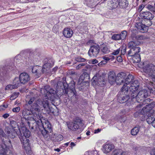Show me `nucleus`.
I'll return each instance as SVG.
<instances>
[{
    "instance_id": "27",
    "label": "nucleus",
    "mask_w": 155,
    "mask_h": 155,
    "mask_svg": "<svg viewBox=\"0 0 155 155\" xmlns=\"http://www.w3.org/2000/svg\"><path fill=\"white\" fill-rule=\"evenodd\" d=\"M108 4L111 9L115 8L119 5V2L118 0H110Z\"/></svg>"
},
{
    "instance_id": "28",
    "label": "nucleus",
    "mask_w": 155,
    "mask_h": 155,
    "mask_svg": "<svg viewBox=\"0 0 155 155\" xmlns=\"http://www.w3.org/2000/svg\"><path fill=\"white\" fill-rule=\"evenodd\" d=\"M139 42L137 41H131L128 44V46L130 48H139L137 47L139 44Z\"/></svg>"
},
{
    "instance_id": "17",
    "label": "nucleus",
    "mask_w": 155,
    "mask_h": 155,
    "mask_svg": "<svg viewBox=\"0 0 155 155\" xmlns=\"http://www.w3.org/2000/svg\"><path fill=\"white\" fill-rule=\"evenodd\" d=\"M5 131L6 132L8 137L11 138H14L17 135L18 136V133H17L14 129H9L7 128L6 129Z\"/></svg>"
},
{
    "instance_id": "20",
    "label": "nucleus",
    "mask_w": 155,
    "mask_h": 155,
    "mask_svg": "<svg viewBox=\"0 0 155 155\" xmlns=\"http://www.w3.org/2000/svg\"><path fill=\"white\" fill-rule=\"evenodd\" d=\"M140 48H130V49L128 51L127 54V56L128 57H133L137 53H138L140 51Z\"/></svg>"
},
{
    "instance_id": "62",
    "label": "nucleus",
    "mask_w": 155,
    "mask_h": 155,
    "mask_svg": "<svg viewBox=\"0 0 155 155\" xmlns=\"http://www.w3.org/2000/svg\"><path fill=\"white\" fill-rule=\"evenodd\" d=\"M150 154L151 155H155V149L152 150Z\"/></svg>"
},
{
    "instance_id": "10",
    "label": "nucleus",
    "mask_w": 155,
    "mask_h": 155,
    "mask_svg": "<svg viewBox=\"0 0 155 155\" xmlns=\"http://www.w3.org/2000/svg\"><path fill=\"white\" fill-rule=\"evenodd\" d=\"M100 48L98 45L95 44L91 45L88 52V54L90 57H96L99 54Z\"/></svg>"
},
{
    "instance_id": "30",
    "label": "nucleus",
    "mask_w": 155,
    "mask_h": 155,
    "mask_svg": "<svg viewBox=\"0 0 155 155\" xmlns=\"http://www.w3.org/2000/svg\"><path fill=\"white\" fill-rule=\"evenodd\" d=\"M132 61L134 63H138L141 61V58L140 54H136L132 57Z\"/></svg>"
},
{
    "instance_id": "48",
    "label": "nucleus",
    "mask_w": 155,
    "mask_h": 155,
    "mask_svg": "<svg viewBox=\"0 0 155 155\" xmlns=\"http://www.w3.org/2000/svg\"><path fill=\"white\" fill-rule=\"evenodd\" d=\"M37 66H35L32 68V72L33 73H37L38 69Z\"/></svg>"
},
{
    "instance_id": "41",
    "label": "nucleus",
    "mask_w": 155,
    "mask_h": 155,
    "mask_svg": "<svg viewBox=\"0 0 155 155\" xmlns=\"http://www.w3.org/2000/svg\"><path fill=\"white\" fill-rule=\"evenodd\" d=\"M147 8L150 11H154L155 12V3L154 4V6L148 5L147 6Z\"/></svg>"
},
{
    "instance_id": "40",
    "label": "nucleus",
    "mask_w": 155,
    "mask_h": 155,
    "mask_svg": "<svg viewBox=\"0 0 155 155\" xmlns=\"http://www.w3.org/2000/svg\"><path fill=\"white\" fill-rule=\"evenodd\" d=\"M121 40H124L126 38L127 35V32L125 30L123 31L120 35Z\"/></svg>"
},
{
    "instance_id": "39",
    "label": "nucleus",
    "mask_w": 155,
    "mask_h": 155,
    "mask_svg": "<svg viewBox=\"0 0 155 155\" xmlns=\"http://www.w3.org/2000/svg\"><path fill=\"white\" fill-rule=\"evenodd\" d=\"M117 76V79H119L118 78H120V79L122 78L124 79L126 74L125 73L121 72L118 74Z\"/></svg>"
},
{
    "instance_id": "12",
    "label": "nucleus",
    "mask_w": 155,
    "mask_h": 155,
    "mask_svg": "<svg viewBox=\"0 0 155 155\" xmlns=\"http://www.w3.org/2000/svg\"><path fill=\"white\" fill-rule=\"evenodd\" d=\"M140 15L141 17L145 19H146L149 23L147 24V26H150L152 25V21H151L154 18V16L149 12H143L140 13Z\"/></svg>"
},
{
    "instance_id": "57",
    "label": "nucleus",
    "mask_w": 155,
    "mask_h": 155,
    "mask_svg": "<svg viewBox=\"0 0 155 155\" xmlns=\"http://www.w3.org/2000/svg\"><path fill=\"white\" fill-rule=\"evenodd\" d=\"M8 106L7 104H3L0 107V109H3L2 108V107H4L5 108H6Z\"/></svg>"
},
{
    "instance_id": "6",
    "label": "nucleus",
    "mask_w": 155,
    "mask_h": 155,
    "mask_svg": "<svg viewBox=\"0 0 155 155\" xmlns=\"http://www.w3.org/2000/svg\"><path fill=\"white\" fill-rule=\"evenodd\" d=\"M129 86L124 85L120 89L119 94L118 96L117 100L120 103H124L129 101L130 100L132 101L130 98V94L129 95L127 94Z\"/></svg>"
},
{
    "instance_id": "61",
    "label": "nucleus",
    "mask_w": 155,
    "mask_h": 155,
    "mask_svg": "<svg viewBox=\"0 0 155 155\" xmlns=\"http://www.w3.org/2000/svg\"><path fill=\"white\" fill-rule=\"evenodd\" d=\"M103 59L107 61H109L110 60V58L106 57H104L103 58Z\"/></svg>"
},
{
    "instance_id": "21",
    "label": "nucleus",
    "mask_w": 155,
    "mask_h": 155,
    "mask_svg": "<svg viewBox=\"0 0 155 155\" xmlns=\"http://www.w3.org/2000/svg\"><path fill=\"white\" fill-rule=\"evenodd\" d=\"M135 27L141 32L144 33L148 30V27L140 23H137L135 24Z\"/></svg>"
},
{
    "instance_id": "7",
    "label": "nucleus",
    "mask_w": 155,
    "mask_h": 155,
    "mask_svg": "<svg viewBox=\"0 0 155 155\" xmlns=\"http://www.w3.org/2000/svg\"><path fill=\"white\" fill-rule=\"evenodd\" d=\"M82 120L78 117H76L72 121L67 123V126L69 129L73 131H76L79 127V125L82 123Z\"/></svg>"
},
{
    "instance_id": "46",
    "label": "nucleus",
    "mask_w": 155,
    "mask_h": 155,
    "mask_svg": "<svg viewBox=\"0 0 155 155\" xmlns=\"http://www.w3.org/2000/svg\"><path fill=\"white\" fill-rule=\"evenodd\" d=\"M20 110V108L19 107H18L15 108H14L12 109L13 112L15 113L19 112Z\"/></svg>"
},
{
    "instance_id": "22",
    "label": "nucleus",
    "mask_w": 155,
    "mask_h": 155,
    "mask_svg": "<svg viewBox=\"0 0 155 155\" xmlns=\"http://www.w3.org/2000/svg\"><path fill=\"white\" fill-rule=\"evenodd\" d=\"M146 87L149 91L148 92L152 94H153L155 97V88L153 86V83L151 82H148L146 83Z\"/></svg>"
},
{
    "instance_id": "43",
    "label": "nucleus",
    "mask_w": 155,
    "mask_h": 155,
    "mask_svg": "<svg viewBox=\"0 0 155 155\" xmlns=\"http://www.w3.org/2000/svg\"><path fill=\"white\" fill-rule=\"evenodd\" d=\"M19 94L18 92H14L13 93L10 97V99L11 100H13L16 98Z\"/></svg>"
},
{
    "instance_id": "2",
    "label": "nucleus",
    "mask_w": 155,
    "mask_h": 155,
    "mask_svg": "<svg viewBox=\"0 0 155 155\" xmlns=\"http://www.w3.org/2000/svg\"><path fill=\"white\" fill-rule=\"evenodd\" d=\"M147 103L145 106L141 109L142 105L139 104L137 105L135 108L136 110L139 114H140L148 117L147 119V121L149 124L153 123L155 118V112L153 110L155 106V102L152 99L147 98L145 100Z\"/></svg>"
},
{
    "instance_id": "60",
    "label": "nucleus",
    "mask_w": 155,
    "mask_h": 155,
    "mask_svg": "<svg viewBox=\"0 0 155 155\" xmlns=\"http://www.w3.org/2000/svg\"><path fill=\"white\" fill-rule=\"evenodd\" d=\"M120 155H127V152L121 151Z\"/></svg>"
},
{
    "instance_id": "13",
    "label": "nucleus",
    "mask_w": 155,
    "mask_h": 155,
    "mask_svg": "<svg viewBox=\"0 0 155 155\" xmlns=\"http://www.w3.org/2000/svg\"><path fill=\"white\" fill-rule=\"evenodd\" d=\"M15 68L14 65L12 63L11 65L3 66L2 68H0V78L5 77L6 75L7 71L12 70L14 69Z\"/></svg>"
},
{
    "instance_id": "24",
    "label": "nucleus",
    "mask_w": 155,
    "mask_h": 155,
    "mask_svg": "<svg viewBox=\"0 0 155 155\" xmlns=\"http://www.w3.org/2000/svg\"><path fill=\"white\" fill-rule=\"evenodd\" d=\"M73 32L72 30L69 28H66L64 29L63 35L64 36L67 38H70L72 36Z\"/></svg>"
},
{
    "instance_id": "25",
    "label": "nucleus",
    "mask_w": 155,
    "mask_h": 155,
    "mask_svg": "<svg viewBox=\"0 0 155 155\" xmlns=\"http://www.w3.org/2000/svg\"><path fill=\"white\" fill-rule=\"evenodd\" d=\"M100 50L103 54H108L110 51L109 47L107 45L104 44L101 45Z\"/></svg>"
},
{
    "instance_id": "56",
    "label": "nucleus",
    "mask_w": 155,
    "mask_h": 155,
    "mask_svg": "<svg viewBox=\"0 0 155 155\" xmlns=\"http://www.w3.org/2000/svg\"><path fill=\"white\" fill-rule=\"evenodd\" d=\"M144 7V5H140L139 6V10H140V11H141L143 9Z\"/></svg>"
},
{
    "instance_id": "16",
    "label": "nucleus",
    "mask_w": 155,
    "mask_h": 155,
    "mask_svg": "<svg viewBox=\"0 0 155 155\" xmlns=\"http://www.w3.org/2000/svg\"><path fill=\"white\" fill-rule=\"evenodd\" d=\"M92 80L95 84L98 85H101L104 84V79L101 76H94L92 78Z\"/></svg>"
},
{
    "instance_id": "38",
    "label": "nucleus",
    "mask_w": 155,
    "mask_h": 155,
    "mask_svg": "<svg viewBox=\"0 0 155 155\" xmlns=\"http://www.w3.org/2000/svg\"><path fill=\"white\" fill-rule=\"evenodd\" d=\"M16 87L13 84H9L5 87V90H11L16 88Z\"/></svg>"
},
{
    "instance_id": "19",
    "label": "nucleus",
    "mask_w": 155,
    "mask_h": 155,
    "mask_svg": "<svg viewBox=\"0 0 155 155\" xmlns=\"http://www.w3.org/2000/svg\"><path fill=\"white\" fill-rule=\"evenodd\" d=\"M108 80L111 84H113L115 83L116 76L114 71H110L108 73Z\"/></svg>"
},
{
    "instance_id": "45",
    "label": "nucleus",
    "mask_w": 155,
    "mask_h": 155,
    "mask_svg": "<svg viewBox=\"0 0 155 155\" xmlns=\"http://www.w3.org/2000/svg\"><path fill=\"white\" fill-rule=\"evenodd\" d=\"M75 60L76 61L79 62H83L86 61L85 59L82 58L81 57H78L76 58Z\"/></svg>"
},
{
    "instance_id": "1",
    "label": "nucleus",
    "mask_w": 155,
    "mask_h": 155,
    "mask_svg": "<svg viewBox=\"0 0 155 155\" xmlns=\"http://www.w3.org/2000/svg\"><path fill=\"white\" fill-rule=\"evenodd\" d=\"M22 115L24 117L32 114V119L35 121V126H32V129H37L38 128L41 130L43 136L46 138L50 136L52 131V126L48 120L43 118L40 111V107L36 103H34L30 108V106L26 104L23 106Z\"/></svg>"
},
{
    "instance_id": "23",
    "label": "nucleus",
    "mask_w": 155,
    "mask_h": 155,
    "mask_svg": "<svg viewBox=\"0 0 155 155\" xmlns=\"http://www.w3.org/2000/svg\"><path fill=\"white\" fill-rule=\"evenodd\" d=\"M114 148L113 145L110 144H105L103 145L102 150L104 153H107Z\"/></svg>"
},
{
    "instance_id": "59",
    "label": "nucleus",
    "mask_w": 155,
    "mask_h": 155,
    "mask_svg": "<svg viewBox=\"0 0 155 155\" xmlns=\"http://www.w3.org/2000/svg\"><path fill=\"white\" fill-rule=\"evenodd\" d=\"M9 116V114H8L6 113L3 115L2 117L4 118H6Z\"/></svg>"
},
{
    "instance_id": "18",
    "label": "nucleus",
    "mask_w": 155,
    "mask_h": 155,
    "mask_svg": "<svg viewBox=\"0 0 155 155\" xmlns=\"http://www.w3.org/2000/svg\"><path fill=\"white\" fill-rule=\"evenodd\" d=\"M19 78L22 84H25L30 80V78L28 74L26 73H21Z\"/></svg>"
},
{
    "instance_id": "33",
    "label": "nucleus",
    "mask_w": 155,
    "mask_h": 155,
    "mask_svg": "<svg viewBox=\"0 0 155 155\" xmlns=\"http://www.w3.org/2000/svg\"><path fill=\"white\" fill-rule=\"evenodd\" d=\"M21 83L20 80L19 78L16 77L15 78L13 81V85L16 87V88L19 87Z\"/></svg>"
},
{
    "instance_id": "34",
    "label": "nucleus",
    "mask_w": 155,
    "mask_h": 155,
    "mask_svg": "<svg viewBox=\"0 0 155 155\" xmlns=\"http://www.w3.org/2000/svg\"><path fill=\"white\" fill-rule=\"evenodd\" d=\"M140 127H134L131 130V134L134 136L137 135L140 130Z\"/></svg>"
},
{
    "instance_id": "31",
    "label": "nucleus",
    "mask_w": 155,
    "mask_h": 155,
    "mask_svg": "<svg viewBox=\"0 0 155 155\" xmlns=\"http://www.w3.org/2000/svg\"><path fill=\"white\" fill-rule=\"evenodd\" d=\"M0 138H1L2 141V139H4V141L6 142H8V140H10L6 137V134H5L3 130L0 129Z\"/></svg>"
},
{
    "instance_id": "52",
    "label": "nucleus",
    "mask_w": 155,
    "mask_h": 155,
    "mask_svg": "<svg viewBox=\"0 0 155 155\" xmlns=\"http://www.w3.org/2000/svg\"><path fill=\"white\" fill-rule=\"evenodd\" d=\"M70 75L71 76L77 75V74L73 71H71L69 72Z\"/></svg>"
},
{
    "instance_id": "42",
    "label": "nucleus",
    "mask_w": 155,
    "mask_h": 155,
    "mask_svg": "<svg viewBox=\"0 0 155 155\" xmlns=\"http://www.w3.org/2000/svg\"><path fill=\"white\" fill-rule=\"evenodd\" d=\"M112 38L115 40H121L120 35L119 34H114L112 36Z\"/></svg>"
},
{
    "instance_id": "51",
    "label": "nucleus",
    "mask_w": 155,
    "mask_h": 155,
    "mask_svg": "<svg viewBox=\"0 0 155 155\" xmlns=\"http://www.w3.org/2000/svg\"><path fill=\"white\" fill-rule=\"evenodd\" d=\"M43 106L45 109H47L49 108V106L48 103L46 102L44 104V103H43Z\"/></svg>"
},
{
    "instance_id": "5",
    "label": "nucleus",
    "mask_w": 155,
    "mask_h": 155,
    "mask_svg": "<svg viewBox=\"0 0 155 155\" xmlns=\"http://www.w3.org/2000/svg\"><path fill=\"white\" fill-rule=\"evenodd\" d=\"M4 146L0 144V155H13V150L10 140L6 142L4 139H2Z\"/></svg>"
},
{
    "instance_id": "14",
    "label": "nucleus",
    "mask_w": 155,
    "mask_h": 155,
    "mask_svg": "<svg viewBox=\"0 0 155 155\" xmlns=\"http://www.w3.org/2000/svg\"><path fill=\"white\" fill-rule=\"evenodd\" d=\"M68 86V84L67 82L58 81L57 84L56 88L58 91H59V92L60 91L61 94L62 95L65 94V90L67 88Z\"/></svg>"
},
{
    "instance_id": "54",
    "label": "nucleus",
    "mask_w": 155,
    "mask_h": 155,
    "mask_svg": "<svg viewBox=\"0 0 155 155\" xmlns=\"http://www.w3.org/2000/svg\"><path fill=\"white\" fill-rule=\"evenodd\" d=\"M34 100L35 99L34 97H32L30 98V100L28 102V104L29 105L30 104H32L33 102L34 101Z\"/></svg>"
},
{
    "instance_id": "32",
    "label": "nucleus",
    "mask_w": 155,
    "mask_h": 155,
    "mask_svg": "<svg viewBox=\"0 0 155 155\" xmlns=\"http://www.w3.org/2000/svg\"><path fill=\"white\" fill-rule=\"evenodd\" d=\"M132 37L133 39L135 38V39L137 40H143L146 38L145 36L143 35H137L135 34L133 32L132 33Z\"/></svg>"
},
{
    "instance_id": "55",
    "label": "nucleus",
    "mask_w": 155,
    "mask_h": 155,
    "mask_svg": "<svg viewBox=\"0 0 155 155\" xmlns=\"http://www.w3.org/2000/svg\"><path fill=\"white\" fill-rule=\"evenodd\" d=\"M117 60L119 62H121L122 61V58L121 56H119L117 57Z\"/></svg>"
},
{
    "instance_id": "63",
    "label": "nucleus",
    "mask_w": 155,
    "mask_h": 155,
    "mask_svg": "<svg viewBox=\"0 0 155 155\" xmlns=\"http://www.w3.org/2000/svg\"><path fill=\"white\" fill-rule=\"evenodd\" d=\"M107 63V61L104 60L101 61L100 62V63H101V64H106Z\"/></svg>"
},
{
    "instance_id": "11",
    "label": "nucleus",
    "mask_w": 155,
    "mask_h": 155,
    "mask_svg": "<svg viewBox=\"0 0 155 155\" xmlns=\"http://www.w3.org/2000/svg\"><path fill=\"white\" fill-rule=\"evenodd\" d=\"M144 72L149 77L153 76L155 71V65L152 64H149L144 66L143 68Z\"/></svg>"
},
{
    "instance_id": "37",
    "label": "nucleus",
    "mask_w": 155,
    "mask_h": 155,
    "mask_svg": "<svg viewBox=\"0 0 155 155\" xmlns=\"http://www.w3.org/2000/svg\"><path fill=\"white\" fill-rule=\"evenodd\" d=\"M119 79H117V76H116V81L115 82L117 83V84L118 85H120L121 84L123 83L124 82V79L122 78H119Z\"/></svg>"
},
{
    "instance_id": "64",
    "label": "nucleus",
    "mask_w": 155,
    "mask_h": 155,
    "mask_svg": "<svg viewBox=\"0 0 155 155\" xmlns=\"http://www.w3.org/2000/svg\"><path fill=\"white\" fill-rule=\"evenodd\" d=\"M101 131L100 129L98 128L97 129L95 130H94V133H97L98 132H100Z\"/></svg>"
},
{
    "instance_id": "53",
    "label": "nucleus",
    "mask_w": 155,
    "mask_h": 155,
    "mask_svg": "<svg viewBox=\"0 0 155 155\" xmlns=\"http://www.w3.org/2000/svg\"><path fill=\"white\" fill-rule=\"evenodd\" d=\"M87 29V26H83V28H82V27L80 28V30L83 32H84V31H85V30H86Z\"/></svg>"
},
{
    "instance_id": "50",
    "label": "nucleus",
    "mask_w": 155,
    "mask_h": 155,
    "mask_svg": "<svg viewBox=\"0 0 155 155\" xmlns=\"http://www.w3.org/2000/svg\"><path fill=\"white\" fill-rule=\"evenodd\" d=\"M85 64L84 63H81L78 64L76 67V69L77 70L79 69L82 68V67Z\"/></svg>"
},
{
    "instance_id": "3",
    "label": "nucleus",
    "mask_w": 155,
    "mask_h": 155,
    "mask_svg": "<svg viewBox=\"0 0 155 155\" xmlns=\"http://www.w3.org/2000/svg\"><path fill=\"white\" fill-rule=\"evenodd\" d=\"M18 130L19 137L23 144V147H24L26 153L30 154L31 148L29 143V140L28 138L30 136L31 132L25 127H22Z\"/></svg>"
},
{
    "instance_id": "44",
    "label": "nucleus",
    "mask_w": 155,
    "mask_h": 155,
    "mask_svg": "<svg viewBox=\"0 0 155 155\" xmlns=\"http://www.w3.org/2000/svg\"><path fill=\"white\" fill-rule=\"evenodd\" d=\"M121 55H124L126 54V46L125 45H123L121 47Z\"/></svg>"
},
{
    "instance_id": "35",
    "label": "nucleus",
    "mask_w": 155,
    "mask_h": 155,
    "mask_svg": "<svg viewBox=\"0 0 155 155\" xmlns=\"http://www.w3.org/2000/svg\"><path fill=\"white\" fill-rule=\"evenodd\" d=\"M53 66V64L51 63L50 62H48L47 63L44 64L43 66L42 69V72L44 73L45 71V69H47V68H49Z\"/></svg>"
},
{
    "instance_id": "8",
    "label": "nucleus",
    "mask_w": 155,
    "mask_h": 155,
    "mask_svg": "<svg viewBox=\"0 0 155 155\" xmlns=\"http://www.w3.org/2000/svg\"><path fill=\"white\" fill-rule=\"evenodd\" d=\"M68 87L65 90V93L68 95L69 97H71L72 96L75 95L76 93L75 89V82L73 80H71V82L68 84Z\"/></svg>"
},
{
    "instance_id": "4",
    "label": "nucleus",
    "mask_w": 155,
    "mask_h": 155,
    "mask_svg": "<svg viewBox=\"0 0 155 155\" xmlns=\"http://www.w3.org/2000/svg\"><path fill=\"white\" fill-rule=\"evenodd\" d=\"M150 95V93L147 90L143 89L138 91H134L131 94L130 98L133 101L140 102Z\"/></svg>"
},
{
    "instance_id": "29",
    "label": "nucleus",
    "mask_w": 155,
    "mask_h": 155,
    "mask_svg": "<svg viewBox=\"0 0 155 155\" xmlns=\"http://www.w3.org/2000/svg\"><path fill=\"white\" fill-rule=\"evenodd\" d=\"M119 5L122 8H125L128 5V2L127 0H119Z\"/></svg>"
},
{
    "instance_id": "58",
    "label": "nucleus",
    "mask_w": 155,
    "mask_h": 155,
    "mask_svg": "<svg viewBox=\"0 0 155 155\" xmlns=\"http://www.w3.org/2000/svg\"><path fill=\"white\" fill-rule=\"evenodd\" d=\"M92 63L93 64H95L98 63V61L96 59H94L92 61Z\"/></svg>"
},
{
    "instance_id": "26",
    "label": "nucleus",
    "mask_w": 155,
    "mask_h": 155,
    "mask_svg": "<svg viewBox=\"0 0 155 155\" xmlns=\"http://www.w3.org/2000/svg\"><path fill=\"white\" fill-rule=\"evenodd\" d=\"M134 76L131 74L128 75L125 80H124V84L123 85H125L127 86V85L134 82Z\"/></svg>"
},
{
    "instance_id": "47",
    "label": "nucleus",
    "mask_w": 155,
    "mask_h": 155,
    "mask_svg": "<svg viewBox=\"0 0 155 155\" xmlns=\"http://www.w3.org/2000/svg\"><path fill=\"white\" fill-rule=\"evenodd\" d=\"M121 151L120 150L114 151L112 155H120Z\"/></svg>"
},
{
    "instance_id": "36",
    "label": "nucleus",
    "mask_w": 155,
    "mask_h": 155,
    "mask_svg": "<svg viewBox=\"0 0 155 155\" xmlns=\"http://www.w3.org/2000/svg\"><path fill=\"white\" fill-rule=\"evenodd\" d=\"M54 137L53 140L55 141H60L62 140L63 139V136L59 134H55L54 135Z\"/></svg>"
},
{
    "instance_id": "49",
    "label": "nucleus",
    "mask_w": 155,
    "mask_h": 155,
    "mask_svg": "<svg viewBox=\"0 0 155 155\" xmlns=\"http://www.w3.org/2000/svg\"><path fill=\"white\" fill-rule=\"evenodd\" d=\"M120 51V48L117 49V50L114 51L112 53V54L115 55H117L119 53Z\"/></svg>"
},
{
    "instance_id": "15",
    "label": "nucleus",
    "mask_w": 155,
    "mask_h": 155,
    "mask_svg": "<svg viewBox=\"0 0 155 155\" xmlns=\"http://www.w3.org/2000/svg\"><path fill=\"white\" fill-rule=\"evenodd\" d=\"M139 83L137 80L134 81V82L131 83L130 86L129 87V94H131L134 91H137L139 88Z\"/></svg>"
},
{
    "instance_id": "9",
    "label": "nucleus",
    "mask_w": 155,
    "mask_h": 155,
    "mask_svg": "<svg viewBox=\"0 0 155 155\" xmlns=\"http://www.w3.org/2000/svg\"><path fill=\"white\" fill-rule=\"evenodd\" d=\"M50 86L49 85L45 86L44 87V88L41 89V92L42 94L44 93L46 96H49L50 94L51 95L57 94V95H61L59 92L56 89V90H54L53 89L50 88Z\"/></svg>"
}]
</instances>
